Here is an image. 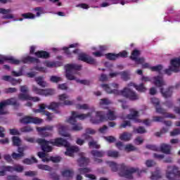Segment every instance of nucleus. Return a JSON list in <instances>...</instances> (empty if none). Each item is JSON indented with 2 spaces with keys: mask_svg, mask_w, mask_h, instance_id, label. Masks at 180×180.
I'll return each instance as SVG.
<instances>
[{
  "mask_svg": "<svg viewBox=\"0 0 180 180\" xmlns=\"http://www.w3.org/2000/svg\"><path fill=\"white\" fill-rule=\"evenodd\" d=\"M101 87L107 92V94H114V95H121L124 98H127L129 101H137L139 99V95L131 89L125 87L123 90L119 91V84L117 83H112L110 84H101Z\"/></svg>",
  "mask_w": 180,
  "mask_h": 180,
  "instance_id": "f257e3e1",
  "label": "nucleus"
},
{
  "mask_svg": "<svg viewBox=\"0 0 180 180\" xmlns=\"http://www.w3.org/2000/svg\"><path fill=\"white\" fill-rule=\"evenodd\" d=\"M108 164L112 172H117V171H119V176L127 178V179H133V174H134V172H137L139 176H140L141 172H144V171L139 172L137 168L131 167L129 169L124 164L117 165V163L112 161L108 162Z\"/></svg>",
  "mask_w": 180,
  "mask_h": 180,
  "instance_id": "f03ea898",
  "label": "nucleus"
},
{
  "mask_svg": "<svg viewBox=\"0 0 180 180\" xmlns=\"http://www.w3.org/2000/svg\"><path fill=\"white\" fill-rule=\"evenodd\" d=\"M92 112H88L87 114H78L77 111H72V115L67 120L68 123L72 126V130L73 131H81L82 130V124L78 123L77 119L79 120H85L86 117H91Z\"/></svg>",
  "mask_w": 180,
  "mask_h": 180,
  "instance_id": "7ed1b4c3",
  "label": "nucleus"
},
{
  "mask_svg": "<svg viewBox=\"0 0 180 180\" xmlns=\"http://www.w3.org/2000/svg\"><path fill=\"white\" fill-rule=\"evenodd\" d=\"M116 119H117V117L115 115V111L108 110L106 114L103 111L96 112V117H91L90 122L93 124H99V123H102L103 122L116 120Z\"/></svg>",
  "mask_w": 180,
  "mask_h": 180,
  "instance_id": "20e7f679",
  "label": "nucleus"
},
{
  "mask_svg": "<svg viewBox=\"0 0 180 180\" xmlns=\"http://www.w3.org/2000/svg\"><path fill=\"white\" fill-rule=\"evenodd\" d=\"M66 74L65 77L69 81H74L75 79V76L71 74L72 71H81L82 65H77L75 63L73 64H67L65 66Z\"/></svg>",
  "mask_w": 180,
  "mask_h": 180,
  "instance_id": "39448f33",
  "label": "nucleus"
},
{
  "mask_svg": "<svg viewBox=\"0 0 180 180\" xmlns=\"http://www.w3.org/2000/svg\"><path fill=\"white\" fill-rule=\"evenodd\" d=\"M151 103L155 107L156 112L157 113H160V115H163L165 117H169L170 119H175V115L173 114L167 112V110L161 108V107H158L160 106V100L156 98H151Z\"/></svg>",
  "mask_w": 180,
  "mask_h": 180,
  "instance_id": "423d86ee",
  "label": "nucleus"
},
{
  "mask_svg": "<svg viewBox=\"0 0 180 180\" xmlns=\"http://www.w3.org/2000/svg\"><path fill=\"white\" fill-rule=\"evenodd\" d=\"M9 105L18 108L19 107L20 104L13 98H11L0 102V115H6V113H8V111H5L4 108H6V106H8Z\"/></svg>",
  "mask_w": 180,
  "mask_h": 180,
  "instance_id": "0eeeda50",
  "label": "nucleus"
},
{
  "mask_svg": "<svg viewBox=\"0 0 180 180\" xmlns=\"http://www.w3.org/2000/svg\"><path fill=\"white\" fill-rule=\"evenodd\" d=\"M20 123H22V124H29L30 123H34V124H41V123H43V119L37 117L25 116L20 120Z\"/></svg>",
  "mask_w": 180,
  "mask_h": 180,
  "instance_id": "6e6552de",
  "label": "nucleus"
},
{
  "mask_svg": "<svg viewBox=\"0 0 180 180\" xmlns=\"http://www.w3.org/2000/svg\"><path fill=\"white\" fill-rule=\"evenodd\" d=\"M36 143L41 146V148L44 153H51V151H53V147L49 146L51 141H46L44 139L39 138L36 140Z\"/></svg>",
  "mask_w": 180,
  "mask_h": 180,
  "instance_id": "1a4fd4ad",
  "label": "nucleus"
},
{
  "mask_svg": "<svg viewBox=\"0 0 180 180\" xmlns=\"http://www.w3.org/2000/svg\"><path fill=\"white\" fill-rule=\"evenodd\" d=\"M32 92H34L37 95H41L42 96H49L50 95L54 94V89H39L36 86H32Z\"/></svg>",
  "mask_w": 180,
  "mask_h": 180,
  "instance_id": "9d476101",
  "label": "nucleus"
},
{
  "mask_svg": "<svg viewBox=\"0 0 180 180\" xmlns=\"http://www.w3.org/2000/svg\"><path fill=\"white\" fill-rule=\"evenodd\" d=\"M79 46V44L75 43V44H72L69 45L68 47H63V50L65 51V53L68 57H72V54H78L79 53V49H77ZM70 49H76L73 51H71Z\"/></svg>",
  "mask_w": 180,
  "mask_h": 180,
  "instance_id": "9b49d317",
  "label": "nucleus"
},
{
  "mask_svg": "<svg viewBox=\"0 0 180 180\" xmlns=\"http://www.w3.org/2000/svg\"><path fill=\"white\" fill-rule=\"evenodd\" d=\"M78 60L79 61H84V63H86L87 64H91V65L96 64V60L94 58L84 53H81L78 54Z\"/></svg>",
  "mask_w": 180,
  "mask_h": 180,
  "instance_id": "f8f14e48",
  "label": "nucleus"
},
{
  "mask_svg": "<svg viewBox=\"0 0 180 180\" xmlns=\"http://www.w3.org/2000/svg\"><path fill=\"white\" fill-rule=\"evenodd\" d=\"M50 144L56 147H70V143L63 138H56L53 141H51Z\"/></svg>",
  "mask_w": 180,
  "mask_h": 180,
  "instance_id": "ddd939ff",
  "label": "nucleus"
},
{
  "mask_svg": "<svg viewBox=\"0 0 180 180\" xmlns=\"http://www.w3.org/2000/svg\"><path fill=\"white\" fill-rule=\"evenodd\" d=\"M5 61H8L9 64H13L14 65L20 64V60L13 58V56H0V64H3Z\"/></svg>",
  "mask_w": 180,
  "mask_h": 180,
  "instance_id": "4468645a",
  "label": "nucleus"
},
{
  "mask_svg": "<svg viewBox=\"0 0 180 180\" xmlns=\"http://www.w3.org/2000/svg\"><path fill=\"white\" fill-rule=\"evenodd\" d=\"M53 129H54V126L53 125H47L43 127H37V131H39V133H41L43 137H49V136H50V133L46 132V131H53Z\"/></svg>",
  "mask_w": 180,
  "mask_h": 180,
  "instance_id": "2eb2a0df",
  "label": "nucleus"
},
{
  "mask_svg": "<svg viewBox=\"0 0 180 180\" xmlns=\"http://www.w3.org/2000/svg\"><path fill=\"white\" fill-rule=\"evenodd\" d=\"M20 61V64L22 63L23 64H39L40 63V60L37 58L32 57V56H26L22 58V59L18 60Z\"/></svg>",
  "mask_w": 180,
  "mask_h": 180,
  "instance_id": "dca6fc26",
  "label": "nucleus"
},
{
  "mask_svg": "<svg viewBox=\"0 0 180 180\" xmlns=\"http://www.w3.org/2000/svg\"><path fill=\"white\" fill-rule=\"evenodd\" d=\"M153 84L158 88H162L166 85L165 81H164V78L162 76H156L153 77Z\"/></svg>",
  "mask_w": 180,
  "mask_h": 180,
  "instance_id": "f3484780",
  "label": "nucleus"
},
{
  "mask_svg": "<svg viewBox=\"0 0 180 180\" xmlns=\"http://www.w3.org/2000/svg\"><path fill=\"white\" fill-rule=\"evenodd\" d=\"M59 101H61L62 102H63V105H66V106H72V105H74V103H75V101H68L67 99H68L69 96L68 95L63 94H60L59 96Z\"/></svg>",
  "mask_w": 180,
  "mask_h": 180,
  "instance_id": "a211bd4d",
  "label": "nucleus"
},
{
  "mask_svg": "<svg viewBox=\"0 0 180 180\" xmlns=\"http://www.w3.org/2000/svg\"><path fill=\"white\" fill-rule=\"evenodd\" d=\"M171 67H172L174 72H178L180 67V56L171 60Z\"/></svg>",
  "mask_w": 180,
  "mask_h": 180,
  "instance_id": "6ab92c4d",
  "label": "nucleus"
},
{
  "mask_svg": "<svg viewBox=\"0 0 180 180\" xmlns=\"http://www.w3.org/2000/svg\"><path fill=\"white\" fill-rule=\"evenodd\" d=\"M174 86H169L166 91H164V88H160V93L162 94L163 98H171L172 96Z\"/></svg>",
  "mask_w": 180,
  "mask_h": 180,
  "instance_id": "aec40b11",
  "label": "nucleus"
},
{
  "mask_svg": "<svg viewBox=\"0 0 180 180\" xmlns=\"http://www.w3.org/2000/svg\"><path fill=\"white\" fill-rule=\"evenodd\" d=\"M35 57L37 58H43L44 60H47V58H50V53L46 51H37L34 53Z\"/></svg>",
  "mask_w": 180,
  "mask_h": 180,
  "instance_id": "412c9836",
  "label": "nucleus"
},
{
  "mask_svg": "<svg viewBox=\"0 0 180 180\" xmlns=\"http://www.w3.org/2000/svg\"><path fill=\"white\" fill-rule=\"evenodd\" d=\"M139 116V111L134 110L131 114H128L127 115V119H129V120H134L136 123L141 122V120L140 119H138Z\"/></svg>",
  "mask_w": 180,
  "mask_h": 180,
  "instance_id": "4be33fe9",
  "label": "nucleus"
},
{
  "mask_svg": "<svg viewBox=\"0 0 180 180\" xmlns=\"http://www.w3.org/2000/svg\"><path fill=\"white\" fill-rule=\"evenodd\" d=\"M67 150L65 152V155H68L69 157H72V154H74V153H78V151H79V148L77 147V146H71L70 147H66Z\"/></svg>",
  "mask_w": 180,
  "mask_h": 180,
  "instance_id": "5701e85b",
  "label": "nucleus"
},
{
  "mask_svg": "<svg viewBox=\"0 0 180 180\" xmlns=\"http://www.w3.org/2000/svg\"><path fill=\"white\" fill-rule=\"evenodd\" d=\"M6 169L8 172H15V171L16 172H23V166L20 165H15V167L8 166Z\"/></svg>",
  "mask_w": 180,
  "mask_h": 180,
  "instance_id": "b1692460",
  "label": "nucleus"
},
{
  "mask_svg": "<svg viewBox=\"0 0 180 180\" xmlns=\"http://www.w3.org/2000/svg\"><path fill=\"white\" fill-rule=\"evenodd\" d=\"M153 122H163L165 126L171 127L172 126V122L171 121H164V117L161 116H155L153 118Z\"/></svg>",
  "mask_w": 180,
  "mask_h": 180,
  "instance_id": "393cba45",
  "label": "nucleus"
},
{
  "mask_svg": "<svg viewBox=\"0 0 180 180\" xmlns=\"http://www.w3.org/2000/svg\"><path fill=\"white\" fill-rule=\"evenodd\" d=\"M68 130V127L64 125H60L58 127V132L60 136H63V137H70V134L67 133Z\"/></svg>",
  "mask_w": 180,
  "mask_h": 180,
  "instance_id": "a878e982",
  "label": "nucleus"
},
{
  "mask_svg": "<svg viewBox=\"0 0 180 180\" xmlns=\"http://www.w3.org/2000/svg\"><path fill=\"white\" fill-rule=\"evenodd\" d=\"M77 162L79 167H86L89 164V158L82 156L77 160Z\"/></svg>",
  "mask_w": 180,
  "mask_h": 180,
  "instance_id": "bb28decb",
  "label": "nucleus"
},
{
  "mask_svg": "<svg viewBox=\"0 0 180 180\" xmlns=\"http://www.w3.org/2000/svg\"><path fill=\"white\" fill-rule=\"evenodd\" d=\"M171 145L167 143H162L160 145V151L164 154H171Z\"/></svg>",
  "mask_w": 180,
  "mask_h": 180,
  "instance_id": "cd10ccee",
  "label": "nucleus"
},
{
  "mask_svg": "<svg viewBox=\"0 0 180 180\" xmlns=\"http://www.w3.org/2000/svg\"><path fill=\"white\" fill-rule=\"evenodd\" d=\"M91 154L94 158H102L105 157V151L103 150H93L91 151Z\"/></svg>",
  "mask_w": 180,
  "mask_h": 180,
  "instance_id": "c85d7f7f",
  "label": "nucleus"
},
{
  "mask_svg": "<svg viewBox=\"0 0 180 180\" xmlns=\"http://www.w3.org/2000/svg\"><path fill=\"white\" fill-rule=\"evenodd\" d=\"M61 105V103H51L49 105L47 106L48 109L53 110L55 113H60L58 111V107Z\"/></svg>",
  "mask_w": 180,
  "mask_h": 180,
  "instance_id": "c756f323",
  "label": "nucleus"
},
{
  "mask_svg": "<svg viewBox=\"0 0 180 180\" xmlns=\"http://www.w3.org/2000/svg\"><path fill=\"white\" fill-rule=\"evenodd\" d=\"M35 82L39 86H41V88H46V86H47V82L44 81V77L41 76L35 77Z\"/></svg>",
  "mask_w": 180,
  "mask_h": 180,
  "instance_id": "7c9ffc66",
  "label": "nucleus"
},
{
  "mask_svg": "<svg viewBox=\"0 0 180 180\" xmlns=\"http://www.w3.org/2000/svg\"><path fill=\"white\" fill-rule=\"evenodd\" d=\"M38 161L36 158L32 157L31 159L25 158L22 160L23 164H26L27 165H32V164H37Z\"/></svg>",
  "mask_w": 180,
  "mask_h": 180,
  "instance_id": "2f4dec72",
  "label": "nucleus"
},
{
  "mask_svg": "<svg viewBox=\"0 0 180 180\" xmlns=\"http://www.w3.org/2000/svg\"><path fill=\"white\" fill-rule=\"evenodd\" d=\"M61 174L65 178H72V176H74V171L71 169H65L61 172Z\"/></svg>",
  "mask_w": 180,
  "mask_h": 180,
  "instance_id": "473e14b6",
  "label": "nucleus"
},
{
  "mask_svg": "<svg viewBox=\"0 0 180 180\" xmlns=\"http://www.w3.org/2000/svg\"><path fill=\"white\" fill-rule=\"evenodd\" d=\"M122 79L124 81H129L130 79V72L129 71H123L120 72Z\"/></svg>",
  "mask_w": 180,
  "mask_h": 180,
  "instance_id": "72a5a7b5",
  "label": "nucleus"
},
{
  "mask_svg": "<svg viewBox=\"0 0 180 180\" xmlns=\"http://www.w3.org/2000/svg\"><path fill=\"white\" fill-rule=\"evenodd\" d=\"M140 54V51L135 49L131 52L130 59L132 60V61H134V60H137V58H139Z\"/></svg>",
  "mask_w": 180,
  "mask_h": 180,
  "instance_id": "f704fd0d",
  "label": "nucleus"
},
{
  "mask_svg": "<svg viewBox=\"0 0 180 180\" xmlns=\"http://www.w3.org/2000/svg\"><path fill=\"white\" fill-rule=\"evenodd\" d=\"M12 141L13 146H14L15 147H19V146H20V143H22L20 138H19L18 136H13Z\"/></svg>",
  "mask_w": 180,
  "mask_h": 180,
  "instance_id": "c9c22d12",
  "label": "nucleus"
},
{
  "mask_svg": "<svg viewBox=\"0 0 180 180\" xmlns=\"http://www.w3.org/2000/svg\"><path fill=\"white\" fill-rule=\"evenodd\" d=\"M47 112L46 110V105L44 103H42L39 105V108L35 110V113H42V115H44Z\"/></svg>",
  "mask_w": 180,
  "mask_h": 180,
  "instance_id": "e433bc0d",
  "label": "nucleus"
},
{
  "mask_svg": "<svg viewBox=\"0 0 180 180\" xmlns=\"http://www.w3.org/2000/svg\"><path fill=\"white\" fill-rule=\"evenodd\" d=\"M107 155L108 157H112V158H117V157H119V153L117 150H108Z\"/></svg>",
  "mask_w": 180,
  "mask_h": 180,
  "instance_id": "4c0bfd02",
  "label": "nucleus"
},
{
  "mask_svg": "<svg viewBox=\"0 0 180 180\" xmlns=\"http://www.w3.org/2000/svg\"><path fill=\"white\" fill-rule=\"evenodd\" d=\"M89 147H92V148H96V150H99L101 148V145L98 144L96 141L92 140L89 142Z\"/></svg>",
  "mask_w": 180,
  "mask_h": 180,
  "instance_id": "58836bf2",
  "label": "nucleus"
},
{
  "mask_svg": "<svg viewBox=\"0 0 180 180\" xmlns=\"http://www.w3.org/2000/svg\"><path fill=\"white\" fill-rule=\"evenodd\" d=\"M37 168H39V169H41L42 171H52L53 168H51L50 166L47 165H37Z\"/></svg>",
  "mask_w": 180,
  "mask_h": 180,
  "instance_id": "ea45409f",
  "label": "nucleus"
},
{
  "mask_svg": "<svg viewBox=\"0 0 180 180\" xmlns=\"http://www.w3.org/2000/svg\"><path fill=\"white\" fill-rule=\"evenodd\" d=\"M105 57L108 60H117V53H108L105 54Z\"/></svg>",
  "mask_w": 180,
  "mask_h": 180,
  "instance_id": "a19ab883",
  "label": "nucleus"
},
{
  "mask_svg": "<svg viewBox=\"0 0 180 180\" xmlns=\"http://www.w3.org/2000/svg\"><path fill=\"white\" fill-rule=\"evenodd\" d=\"M61 81H63V79L60 77L53 75L50 77V82L53 84H58V82H61Z\"/></svg>",
  "mask_w": 180,
  "mask_h": 180,
  "instance_id": "79ce46f5",
  "label": "nucleus"
},
{
  "mask_svg": "<svg viewBox=\"0 0 180 180\" xmlns=\"http://www.w3.org/2000/svg\"><path fill=\"white\" fill-rule=\"evenodd\" d=\"M99 103L101 106H108V105H110V103H112V101L108 98H101Z\"/></svg>",
  "mask_w": 180,
  "mask_h": 180,
  "instance_id": "37998d69",
  "label": "nucleus"
},
{
  "mask_svg": "<svg viewBox=\"0 0 180 180\" xmlns=\"http://www.w3.org/2000/svg\"><path fill=\"white\" fill-rule=\"evenodd\" d=\"M30 95L26 93H21L18 94V99L20 101H29Z\"/></svg>",
  "mask_w": 180,
  "mask_h": 180,
  "instance_id": "c03bdc74",
  "label": "nucleus"
},
{
  "mask_svg": "<svg viewBox=\"0 0 180 180\" xmlns=\"http://www.w3.org/2000/svg\"><path fill=\"white\" fill-rule=\"evenodd\" d=\"M120 140H122L123 141H129L131 139L130 134H127V132L123 133L120 136Z\"/></svg>",
  "mask_w": 180,
  "mask_h": 180,
  "instance_id": "a18cd8bd",
  "label": "nucleus"
},
{
  "mask_svg": "<svg viewBox=\"0 0 180 180\" xmlns=\"http://www.w3.org/2000/svg\"><path fill=\"white\" fill-rule=\"evenodd\" d=\"M20 131H21V133H30L31 131H33V128L30 126H25L20 128Z\"/></svg>",
  "mask_w": 180,
  "mask_h": 180,
  "instance_id": "49530a36",
  "label": "nucleus"
},
{
  "mask_svg": "<svg viewBox=\"0 0 180 180\" xmlns=\"http://www.w3.org/2000/svg\"><path fill=\"white\" fill-rule=\"evenodd\" d=\"M21 16L23 19H34V18H36V15L32 13H22Z\"/></svg>",
  "mask_w": 180,
  "mask_h": 180,
  "instance_id": "de8ad7c7",
  "label": "nucleus"
},
{
  "mask_svg": "<svg viewBox=\"0 0 180 180\" xmlns=\"http://www.w3.org/2000/svg\"><path fill=\"white\" fill-rule=\"evenodd\" d=\"M135 89H136L138 92H146V91H147V88L144 86V84L143 83L139 85H136Z\"/></svg>",
  "mask_w": 180,
  "mask_h": 180,
  "instance_id": "09e8293b",
  "label": "nucleus"
},
{
  "mask_svg": "<svg viewBox=\"0 0 180 180\" xmlns=\"http://www.w3.org/2000/svg\"><path fill=\"white\" fill-rule=\"evenodd\" d=\"M124 150L125 151H127V153H130V151H136L137 148L134 147V146L129 143L126 145V146L124 147Z\"/></svg>",
  "mask_w": 180,
  "mask_h": 180,
  "instance_id": "8fccbe9b",
  "label": "nucleus"
},
{
  "mask_svg": "<svg viewBox=\"0 0 180 180\" xmlns=\"http://www.w3.org/2000/svg\"><path fill=\"white\" fill-rule=\"evenodd\" d=\"M134 133H137L138 134H144L147 131H146V128L144 127H139L138 128L134 130Z\"/></svg>",
  "mask_w": 180,
  "mask_h": 180,
  "instance_id": "3c124183",
  "label": "nucleus"
},
{
  "mask_svg": "<svg viewBox=\"0 0 180 180\" xmlns=\"http://www.w3.org/2000/svg\"><path fill=\"white\" fill-rule=\"evenodd\" d=\"M18 92V89L15 87H9L4 89V94H15Z\"/></svg>",
  "mask_w": 180,
  "mask_h": 180,
  "instance_id": "603ef678",
  "label": "nucleus"
},
{
  "mask_svg": "<svg viewBox=\"0 0 180 180\" xmlns=\"http://www.w3.org/2000/svg\"><path fill=\"white\" fill-rule=\"evenodd\" d=\"M76 109H82L83 110H88V109H89V105H88V104H77Z\"/></svg>",
  "mask_w": 180,
  "mask_h": 180,
  "instance_id": "864d4df0",
  "label": "nucleus"
},
{
  "mask_svg": "<svg viewBox=\"0 0 180 180\" xmlns=\"http://www.w3.org/2000/svg\"><path fill=\"white\" fill-rule=\"evenodd\" d=\"M78 172H79V174L84 175V174H88V172H91V169L88 167L79 168Z\"/></svg>",
  "mask_w": 180,
  "mask_h": 180,
  "instance_id": "5fc2aeb1",
  "label": "nucleus"
},
{
  "mask_svg": "<svg viewBox=\"0 0 180 180\" xmlns=\"http://www.w3.org/2000/svg\"><path fill=\"white\" fill-rule=\"evenodd\" d=\"M150 70L156 72H160L162 70V66L161 65H158L156 66H151Z\"/></svg>",
  "mask_w": 180,
  "mask_h": 180,
  "instance_id": "6e6d98bb",
  "label": "nucleus"
},
{
  "mask_svg": "<svg viewBox=\"0 0 180 180\" xmlns=\"http://www.w3.org/2000/svg\"><path fill=\"white\" fill-rule=\"evenodd\" d=\"M127 126L129 127H131V122H130V121L126 120V121H124V122L120 125V128L126 129Z\"/></svg>",
  "mask_w": 180,
  "mask_h": 180,
  "instance_id": "4d7b16f0",
  "label": "nucleus"
},
{
  "mask_svg": "<svg viewBox=\"0 0 180 180\" xmlns=\"http://www.w3.org/2000/svg\"><path fill=\"white\" fill-rule=\"evenodd\" d=\"M44 115H45V116H46V120L48 122H51L53 120V119H54V115H53V113L47 111L46 112Z\"/></svg>",
  "mask_w": 180,
  "mask_h": 180,
  "instance_id": "13d9d810",
  "label": "nucleus"
},
{
  "mask_svg": "<svg viewBox=\"0 0 180 180\" xmlns=\"http://www.w3.org/2000/svg\"><path fill=\"white\" fill-rule=\"evenodd\" d=\"M27 150V146L18 147V153L20 154L22 157H25V151Z\"/></svg>",
  "mask_w": 180,
  "mask_h": 180,
  "instance_id": "bf43d9fd",
  "label": "nucleus"
},
{
  "mask_svg": "<svg viewBox=\"0 0 180 180\" xmlns=\"http://www.w3.org/2000/svg\"><path fill=\"white\" fill-rule=\"evenodd\" d=\"M2 169V171H0V176H5L6 175V172H9V170H8V166H1V167Z\"/></svg>",
  "mask_w": 180,
  "mask_h": 180,
  "instance_id": "052dcab7",
  "label": "nucleus"
},
{
  "mask_svg": "<svg viewBox=\"0 0 180 180\" xmlns=\"http://www.w3.org/2000/svg\"><path fill=\"white\" fill-rule=\"evenodd\" d=\"M148 150H152V151H159L160 148L155 145L148 144L146 146Z\"/></svg>",
  "mask_w": 180,
  "mask_h": 180,
  "instance_id": "680f3d73",
  "label": "nucleus"
},
{
  "mask_svg": "<svg viewBox=\"0 0 180 180\" xmlns=\"http://www.w3.org/2000/svg\"><path fill=\"white\" fill-rule=\"evenodd\" d=\"M117 58H127V51H122L120 52L119 53H117Z\"/></svg>",
  "mask_w": 180,
  "mask_h": 180,
  "instance_id": "e2e57ef3",
  "label": "nucleus"
},
{
  "mask_svg": "<svg viewBox=\"0 0 180 180\" xmlns=\"http://www.w3.org/2000/svg\"><path fill=\"white\" fill-rule=\"evenodd\" d=\"M20 91L22 92V94H29V87H27L26 85L20 86Z\"/></svg>",
  "mask_w": 180,
  "mask_h": 180,
  "instance_id": "0e129e2a",
  "label": "nucleus"
},
{
  "mask_svg": "<svg viewBox=\"0 0 180 180\" xmlns=\"http://www.w3.org/2000/svg\"><path fill=\"white\" fill-rule=\"evenodd\" d=\"M105 140L110 143H115L116 141V139L112 136H105Z\"/></svg>",
  "mask_w": 180,
  "mask_h": 180,
  "instance_id": "69168bd1",
  "label": "nucleus"
},
{
  "mask_svg": "<svg viewBox=\"0 0 180 180\" xmlns=\"http://www.w3.org/2000/svg\"><path fill=\"white\" fill-rule=\"evenodd\" d=\"M179 134H180V129H174L170 132V136H172V137L178 136Z\"/></svg>",
  "mask_w": 180,
  "mask_h": 180,
  "instance_id": "338daca9",
  "label": "nucleus"
},
{
  "mask_svg": "<svg viewBox=\"0 0 180 180\" xmlns=\"http://www.w3.org/2000/svg\"><path fill=\"white\" fill-rule=\"evenodd\" d=\"M146 165L148 167H154V165H155V162H154V160H148L146 162Z\"/></svg>",
  "mask_w": 180,
  "mask_h": 180,
  "instance_id": "774afa93",
  "label": "nucleus"
}]
</instances>
